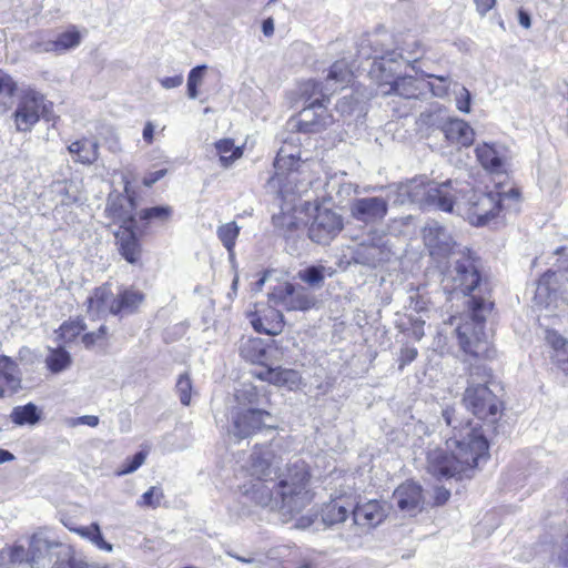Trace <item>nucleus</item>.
I'll list each match as a JSON object with an SVG mask.
<instances>
[{
	"instance_id": "f257e3e1",
	"label": "nucleus",
	"mask_w": 568,
	"mask_h": 568,
	"mask_svg": "<svg viewBox=\"0 0 568 568\" xmlns=\"http://www.w3.org/2000/svg\"><path fill=\"white\" fill-rule=\"evenodd\" d=\"M247 470L251 479L240 486L241 496L256 506L278 509L286 515L301 513L312 499L307 489L310 471L302 459L290 462L280 470L270 446H256L251 454Z\"/></svg>"
},
{
	"instance_id": "f03ea898",
	"label": "nucleus",
	"mask_w": 568,
	"mask_h": 568,
	"mask_svg": "<svg viewBox=\"0 0 568 568\" xmlns=\"http://www.w3.org/2000/svg\"><path fill=\"white\" fill-rule=\"evenodd\" d=\"M442 419L447 427L442 430L445 448L428 447L427 470L438 479L470 478L479 460L488 456V442L481 427L455 407L444 408Z\"/></svg>"
},
{
	"instance_id": "7ed1b4c3",
	"label": "nucleus",
	"mask_w": 568,
	"mask_h": 568,
	"mask_svg": "<svg viewBox=\"0 0 568 568\" xmlns=\"http://www.w3.org/2000/svg\"><path fill=\"white\" fill-rule=\"evenodd\" d=\"M353 78V73L348 63L345 60L334 62L325 79V83L310 81L304 90L305 93L311 89L310 98L321 95L322 99L315 98L306 108H304L300 115L297 128L305 133L320 132L327 128L333 118L327 113L325 101L328 97L339 89L347 87Z\"/></svg>"
},
{
	"instance_id": "20e7f679",
	"label": "nucleus",
	"mask_w": 568,
	"mask_h": 568,
	"mask_svg": "<svg viewBox=\"0 0 568 568\" xmlns=\"http://www.w3.org/2000/svg\"><path fill=\"white\" fill-rule=\"evenodd\" d=\"M462 189L463 193L457 194L453 212L465 216V219L475 226H484L494 221L501 212L517 211L519 203V191L515 187L506 192H471L467 201H464L466 194L470 192L468 185L459 182L454 184Z\"/></svg>"
},
{
	"instance_id": "39448f33",
	"label": "nucleus",
	"mask_w": 568,
	"mask_h": 568,
	"mask_svg": "<svg viewBox=\"0 0 568 568\" xmlns=\"http://www.w3.org/2000/svg\"><path fill=\"white\" fill-rule=\"evenodd\" d=\"M453 181L436 183L425 176L415 178L396 187L395 202L399 204L415 203L422 207L435 206L440 211L452 213L457 194L463 193Z\"/></svg>"
},
{
	"instance_id": "423d86ee",
	"label": "nucleus",
	"mask_w": 568,
	"mask_h": 568,
	"mask_svg": "<svg viewBox=\"0 0 568 568\" xmlns=\"http://www.w3.org/2000/svg\"><path fill=\"white\" fill-rule=\"evenodd\" d=\"M312 164L282 148L274 161L275 173L267 184L272 189H277L283 199L290 195H302L315 181V176L311 174Z\"/></svg>"
},
{
	"instance_id": "0eeeda50",
	"label": "nucleus",
	"mask_w": 568,
	"mask_h": 568,
	"mask_svg": "<svg viewBox=\"0 0 568 568\" xmlns=\"http://www.w3.org/2000/svg\"><path fill=\"white\" fill-rule=\"evenodd\" d=\"M62 544L52 538L48 530L34 531L28 540V548L22 544L7 545L0 549V568H16L27 565L29 568H42V561L54 548Z\"/></svg>"
},
{
	"instance_id": "6e6552de",
	"label": "nucleus",
	"mask_w": 568,
	"mask_h": 568,
	"mask_svg": "<svg viewBox=\"0 0 568 568\" xmlns=\"http://www.w3.org/2000/svg\"><path fill=\"white\" fill-rule=\"evenodd\" d=\"M480 261L469 248L452 255L443 267V286L448 292L471 294L481 282Z\"/></svg>"
},
{
	"instance_id": "1a4fd4ad",
	"label": "nucleus",
	"mask_w": 568,
	"mask_h": 568,
	"mask_svg": "<svg viewBox=\"0 0 568 568\" xmlns=\"http://www.w3.org/2000/svg\"><path fill=\"white\" fill-rule=\"evenodd\" d=\"M468 320L458 324L456 333L462 349L473 356H483L488 351V338L485 333L486 315L490 305L484 298L473 295L468 301Z\"/></svg>"
},
{
	"instance_id": "9d476101",
	"label": "nucleus",
	"mask_w": 568,
	"mask_h": 568,
	"mask_svg": "<svg viewBox=\"0 0 568 568\" xmlns=\"http://www.w3.org/2000/svg\"><path fill=\"white\" fill-rule=\"evenodd\" d=\"M471 382L465 390L463 402L479 419L495 420L499 404L494 393L486 386L490 375L486 367L475 366L470 372Z\"/></svg>"
},
{
	"instance_id": "9b49d317",
	"label": "nucleus",
	"mask_w": 568,
	"mask_h": 568,
	"mask_svg": "<svg viewBox=\"0 0 568 568\" xmlns=\"http://www.w3.org/2000/svg\"><path fill=\"white\" fill-rule=\"evenodd\" d=\"M393 255L385 233L372 229L352 252V260L356 264L369 268H377L388 262Z\"/></svg>"
},
{
	"instance_id": "f8f14e48",
	"label": "nucleus",
	"mask_w": 568,
	"mask_h": 568,
	"mask_svg": "<svg viewBox=\"0 0 568 568\" xmlns=\"http://www.w3.org/2000/svg\"><path fill=\"white\" fill-rule=\"evenodd\" d=\"M50 108L51 103L40 92L24 91L12 114L16 130L23 133L30 132L41 116H47Z\"/></svg>"
},
{
	"instance_id": "ddd939ff",
	"label": "nucleus",
	"mask_w": 568,
	"mask_h": 568,
	"mask_svg": "<svg viewBox=\"0 0 568 568\" xmlns=\"http://www.w3.org/2000/svg\"><path fill=\"white\" fill-rule=\"evenodd\" d=\"M423 241L430 256L440 264L444 260H452V255L468 247L460 246L452 233L439 222L428 221L422 230Z\"/></svg>"
},
{
	"instance_id": "4468645a",
	"label": "nucleus",
	"mask_w": 568,
	"mask_h": 568,
	"mask_svg": "<svg viewBox=\"0 0 568 568\" xmlns=\"http://www.w3.org/2000/svg\"><path fill=\"white\" fill-rule=\"evenodd\" d=\"M268 303L288 312H305L315 306L316 297L302 285L283 282L272 287L268 293Z\"/></svg>"
},
{
	"instance_id": "2eb2a0df",
	"label": "nucleus",
	"mask_w": 568,
	"mask_h": 568,
	"mask_svg": "<svg viewBox=\"0 0 568 568\" xmlns=\"http://www.w3.org/2000/svg\"><path fill=\"white\" fill-rule=\"evenodd\" d=\"M271 417V414L264 408L233 407L229 433L240 439L250 437L262 427L267 426V419Z\"/></svg>"
},
{
	"instance_id": "dca6fc26",
	"label": "nucleus",
	"mask_w": 568,
	"mask_h": 568,
	"mask_svg": "<svg viewBox=\"0 0 568 568\" xmlns=\"http://www.w3.org/2000/svg\"><path fill=\"white\" fill-rule=\"evenodd\" d=\"M388 212V201L382 196L354 199L349 204L351 216L366 225L382 222Z\"/></svg>"
},
{
	"instance_id": "f3484780",
	"label": "nucleus",
	"mask_w": 568,
	"mask_h": 568,
	"mask_svg": "<svg viewBox=\"0 0 568 568\" xmlns=\"http://www.w3.org/2000/svg\"><path fill=\"white\" fill-rule=\"evenodd\" d=\"M342 226V219L338 214L327 209L318 210L310 225L308 234L313 242L326 244L336 236Z\"/></svg>"
},
{
	"instance_id": "a211bd4d",
	"label": "nucleus",
	"mask_w": 568,
	"mask_h": 568,
	"mask_svg": "<svg viewBox=\"0 0 568 568\" xmlns=\"http://www.w3.org/2000/svg\"><path fill=\"white\" fill-rule=\"evenodd\" d=\"M250 323L255 332L266 335H277L284 327V316L275 305L257 306L248 314Z\"/></svg>"
},
{
	"instance_id": "6ab92c4d",
	"label": "nucleus",
	"mask_w": 568,
	"mask_h": 568,
	"mask_svg": "<svg viewBox=\"0 0 568 568\" xmlns=\"http://www.w3.org/2000/svg\"><path fill=\"white\" fill-rule=\"evenodd\" d=\"M82 41V34L77 29V27L72 26L68 28L65 31L59 33L55 38L51 39H40L32 44V49L37 53H54V54H63L78 45H80Z\"/></svg>"
},
{
	"instance_id": "aec40b11",
	"label": "nucleus",
	"mask_w": 568,
	"mask_h": 568,
	"mask_svg": "<svg viewBox=\"0 0 568 568\" xmlns=\"http://www.w3.org/2000/svg\"><path fill=\"white\" fill-rule=\"evenodd\" d=\"M252 375L263 382L277 387H285L290 390L297 388L302 381L297 371L283 367H258L252 371Z\"/></svg>"
},
{
	"instance_id": "412c9836",
	"label": "nucleus",
	"mask_w": 568,
	"mask_h": 568,
	"mask_svg": "<svg viewBox=\"0 0 568 568\" xmlns=\"http://www.w3.org/2000/svg\"><path fill=\"white\" fill-rule=\"evenodd\" d=\"M393 501L400 511L415 516L422 510V487L413 481H406L395 489Z\"/></svg>"
},
{
	"instance_id": "4be33fe9",
	"label": "nucleus",
	"mask_w": 568,
	"mask_h": 568,
	"mask_svg": "<svg viewBox=\"0 0 568 568\" xmlns=\"http://www.w3.org/2000/svg\"><path fill=\"white\" fill-rule=\"evenodd\" d=\"M476 156L483 168L491 173H501L509 158L508 150L501 144L483 143L477 145Z\"/></svg>"
},
{
	"instance_id": "5701e85b",
	"label": "nucleus",
	"mask_w": 568,
	"mask_h": 568,
	"mask_svg": "<svg viewBox=\"0 0 568 568\" xmlns=\"http://www.w3.org/2000/svg\"><path fill=\"white\" fill-rule=\"evenodd\" d=\"M134 227L124 226L114 232L119 253L128 263L133 265L140 262L142 255V247Z\"/></svg>"
},
{
	"instance_id": "b1692460",
	"label": "nucleus",
	"mask_w": 568,
	"mask_h": 568,
	"mask_svg": "<svg viewBox=\"0 0 568 568\" xmlns=\"http://www.w3.org/2000/svg\"><path fill=\"white\" fill-rule=\"evenodd\" d=\"M87 304L88 313L93 318H102L108 314L116 315L115 310H113L115 296L108 284L97 287L88 297Z\"/></svg>"
},
{
	"instance_id": "393cba45",
	"label": "nucleus",
	"mask_w": 568,
	"mask_h": 568,
	"mask_svg": "<svg viewBox=\"0 0 568 568\" xmlns=\"http://www.w3.org/2000/svg\"><path fill=\"white\" fill-rule=\"evenodd\" d=\"M443 135L447 144L458 149L470 146L475 140V131L469 123L455 116H450Z\"/></svg>"
},
{
	"instance_id": "a878e982",
	"label": "nucleus",
	"mask_w": 568,
	"mask_h": 568,
	"mask_svg": "<svg viewBox=\"0 0 568 568\" xmlns=\"http://www.w3.org/2000/svg\"><path fill=\"white\" fill-rule=\"evenodd\" d=\"M425 90V83L413 77L397 78L393 82L379 84L381 94H396L404 99H417Z\"/></svg>"
},
{
	"instance_id": "bb28decb",
	"label": "nucleus",
	"mask_w": 568,
	"mask_h": 568,
	"mask_svg": "<svg viewBox=\"0 0 568 568\" xmlns=\"http://www.w3.org/2000/svg\"><path fill=\"white\" fill-rule=\"evenodd\" d=\"M352 514L355 525L371 529L383 523L386 517V509L377 500H369L363 505H357Z\"/></svg>"
},
{
	"instance_id": "cd10ccee",
	"label": "nucleus",
	"mask_w": 568,
	"mask_h": 568,
	"mask_svg": "<svg viewBox=\"0 0 568 568\" xmlns=\"http://www.w3.org/2000/svg\"><path fill=\"white\" fill-rule=\"evenodd\" d=\"M450 119L448 111L440 105L422 112L417 119L419 131L427 138L436 132L444 133V130Z\"/></svg>"
},
{
	"instance_id": "c85d7f7f",
	"label": "nucleus",
	"mask_w": 568,
	"mask_h": 568,
	"mask_svg": "<svg viewBox=\"0 0 568 568\" xmlns=\"http://www.w3.org/2000/svg\"><path fill=\"white\" fill-rule=\"evenodd\" d=\"M133 209L134 200L132 197L118 196L109 201L105 212L114 223H120V227L135 226Z\"/></svg>"
},
{
	"instance_id": "c756f323",
	"label": "nucleus",
	"mask_w": 568,
	"mask_h": 568,
	"mask_svg": "<svg viewBox=\"0 0 568 568\" xmlns=\"http://www.w3.org/2000/svg\"><path fill=\"white\" fill-rule=\"evenodd\" d=\"M21 377L17 363L6 355H0V397L6 390L17 392L20 388Z\"/></svg>"
},
{
	"instance_id": "7c9ffc66",
	"label": "nucleus",
	"mask_w": 568,
	"mask_h": 568,
	"mask_svg": "<svg viewBox=\"0 0 568 568\" xmlns=\"http://www.w3.org/2000/svg\"><path fill=\"white\" fill-rule=\"evenodd\" d=\"M422 43L417 40H413L410 43H406V47L403 48L402 52H397L396 50L389 51L382 55L379 60H375L374 65L382 72L387 70L386 64L397 62V60L405 59L407 63L417 62L419 59V53H422Z\"/></svg>"
},
{
	"instance_id": "2f4dec72",
	"label": "nucleus",
	"mask_w": 568,
	"mask_h": 568,
	"mask_svg": "<svg viewBox=\"0 0 568 568\" xmlns=\"http://www.w3.org/2000/svg\"><path fill=\"white\" fill-rule=\"evenodd\" d=\"M68 151L74 162L89 165L94 163L99 158V143L91 139L83 138L72 142L68 146Z\"/></svg>"
},
{
	"instance_id": "473e14b6",
	"label": "nucleus",
	"mask_w": 568,
	"mask_h": 568,
	"mask_svg": "<svg viewBox=\"0 0 568 568\" xmlns=\"http://www.w3.org/2000/svg\"><path fill=\"white\" fill-rule=\"evenodd\" d=\"M546 341L551 346V359L565 375L568 376V339L555 331H547Z\"/></svg>"
},
{
	"instance_id": "72a5a7b5",
	"label": "nucleus",
	"mask_w": 568,
	"mask_h": 568,
	"mask_svg": "<svg viewBox=\"0 0 568 568\" xmlns=\"http://www.w3.org/2000/svg\"><path fill=\"white\" fill-rule=\"evenodd\" d=\"M235 400L237 405L235 407L262 408L268 403V397L265 393H261L254 385L246 384L235 392Z\"/></svg>"
},
{
	"instance_id": "f704fd0d",
	"label": "nucleus",
	"mask_w": 568,
	"mask_h": 568,
	"mask_svg": "<svg viewBox=\"0 0 568 568\" xmlns=\"http://www.w3.org/2000/svg\"><path fill=\"white\" fill-rule=\"evenodd\" d=\"M144 300V295L134 290H123L115 296V310L116 315H129L134 313Z\"/></svg>"
},
{
	"instance_id": "c9c22d12",
	"label": "nucleus",
	"mask_w": 568,
	"mask_h": 568,
	"mask_svg": "<svg viewBox=\"0 0 568 568\" xmlns=\"http://www.w3.org/2000/svg\"><path fill=\"white\" fill-rule=\"evenodd\" d=\"M241 355L251 363L260 364L262 367L266 366V348L260 338H251L243 343L241 346Z\"/></svg>"
},
{
	"instance_id": "e433bc0d",
	"label": "nucleus",
	"mask_w": 568,
	"mask_h": 568,
	"mask_svg": "<svg viewBox=\"0 0 568 568\" xmlns=\"http://www.w3.org/2000/svg\"><path fill=\"white\" fill-rule=\"evenodd\" d=\"M321 516L323 523L326 526H333L343 523L348 516V510L342 504L341 499L332 500L331 503L324 505Z\"/></svg>"
},
{
	"instance_id": "4c0bfd02",
	"label": "nucleus",
	"mask_w": 568,
	"mask_h": 568,
	"mask_svg": "<svg viewBox=\"0 0 568 568\" xmlns=\"http://www.w3.org/2000/svg\"><path fill=\"white\" fill-rule=\"evenodd\" d=\"M326 275H332L331 268L327 271L323 265H312L298 271L297 278L311 287L320 288L322 287Z\"/></svg>"
},
{
	"instance_id": "58836bf2",
	"label": "nucleus",
	"mask_w": 568,
	"mask_h": 568,
	"mask_svg": "<svg viewBox=\"0 0 568 568\" xmlns=\"http://www.w3.org/2000/svg\"><path fill=\"white\" fill-rule=\"evenodd\" d=\"M215 149L220 156L222 166L229 168L235 160L243 154L241 148L235 146L233 140L222 139L215 143Z\"/></svg>"
},
{
	"instance_id": "ea45409f",
	"label": "nucleus",
	"mask_w": 568,
	"mask_h": 568,
	"mask_svg": "<svg viewBox=\"0 0 568 568\" xmlns=\"http://www.w3.org/2000/svg\"><path fill=\"white\" fill-rule=\"evenodd\" d=\"M71 362L70 353L62 347L50 349V353L45 358L47 367L53 374L61 373L69 368Z\"/></svg>"
},
{
	"instance_id": "a19ab883",
	"label": "nucleus",
	"mask_w": 568,
	"mask_h": 568,
	"mask_svg": "<svg viewBox=\"0 0 568 568\" xmlns=\"http://www.w3.org/2000/svg\"><path fill=\"white\" fill-rule=\"evenodd\" d=\"M557 277L556 272H546L538 281L536 287V298L540 302H551L556 297V288L552 287V283Z\"/></svg>"
},
{
	"instance_id": "79ce46f5",
	"label": "nucleus",
	"mask_w": 568,
	"mask_h": 568,
	"mask_svg": "<svg viewBox=\"0 0 568 568\" xmlns=\"http://www.w3.org/2000/svg\"><path fill=\"white\" fill-rule=\"evenodd\" d=\"M241 227L235 222L222 224L216 230V235L222 242L223 246L232 255L235 246L236 239L239 237Z\"/></svg>"
},
{
	"instance_id": "37998d69",
	"label": "nucleus",
	"mask_w": 568,
	"mask_h": 568,
	"mask_svg": "<svg viewBox=\"0 0 568 568\" xmlns=\"http://www.w3.org/2000/svg\"><path fill=\"white\" fill-rule=\"evenodd\" d=\"M11 419L17 425H33L40 419L38 407L32 403L24 406H17L11 413Z\"/></svg>"
},
{
	"instance_id": "c03bdc74",
	"label": "nucleus",
	"mask_w": 568,
	"mask_h": 568,
	"mask_svg": "<svg viewBox=\"0 0 568 568\" xmlns=\"http://www.w3.org/2000/svg\"><path fill=\"white\" fill-rule=\"evenodd\" d=\"M326 189L329 193L335 191V200L342 204L356 192L357 186L351 182L343 181V179L332 178L327 181Z\"/></svg>"
},
{
	"instance_id": "a18cd8bd",
	"label": "nucleus",
	"mask_w": 568,
	"mask_h": 568,
	"mask_svg": "<svg viewBox=\"0 0 568 568\" xmlns=\"http://www.w3.org/2000/svg\"><path fill=\"white\" fill-rule=\"evenodd\" d=\"M424 78L435 79L437 82H427L425 83V89L429 88L433 95L437 98H445L448 94L450 79L449 77L436 75L430 73H422Z\"/></svg>"
},
{
	"instance_id": "49530a36",
	"label": "nucleus",
	"mask_w": 568,
	"mask_h": 568,
	"mask_svg": "<svg viewBox=\"0 0 568 568\" xmlns=\"http://www.w3.org/2000/svg\"><path fill=\"white\" fill-rule=\"evenodd\" d=\"M164 498V494L162 488L158 486H152L149 490H146L141 498L138 500V506L140 507H149L152 509L158 508L161 505V501Z\"/></svg>"
},
{
	"instance_id": "de8ad7c7",
	"label": "nucleus",
	"mask_w": 568,
	"mask_h": 568,
	"mask_svg": "<svg viewBox=\"0 0 568 568\" xmlns=\"http://www.w3.org/2000/svg\"><path fill=\"white\" fill-rule=\"evenodd\" d=\"M176 393L180 397V402L184 406H189L191 404V394H192V381L187 373L181 374L176 381Z\"/></svg>"
},
{
	"instance_id": "09e8293b",
	"label": "nucleus",
	"mask_w": 568,
	"mask_h": 568,
	"mask_svg": "<svg viewBox=\"0 0 568 568\" xmlns=\"http://www.w3.org/2000/svg\"><path fill=\"white\" fill-rule=\"evenodd\" d=\"M141 220H159V221H168L172 215V207L168 205H160L143 209L140 212Z\"/></svg>"
},
{
	"instance_id": "8fccbe9b",
	"label": "nucleus",
	"mask_w": 568,
	"mask_h": 568,
	"mask_svg": "<svg viewBox=\"0 0 568 568\" xmlns=\"http://www.w3.org/2000/svg\"><path fill=\"white\" fill-rule=\"evenodd\" d=\"M85 326L82 321L65 322L60 326V337L64 342L73 341L78 335L84 331Z\"/></svg>"
},
{
	"instance_id": "3c124183",
	"label": "nucleus",
	"mask_w": 568,
	"mask_h": 568,
	"mask_svg": "<svg viewBox=\"0 0 568 568\" xmlns=\"http://www.w3.org/2000/svg\"><path fill=\"white\" fill-rule=\"evenodd\" d=\"M148 453L144 450L138 452L131 458H128L123 464V467L118 470L119 476H124L128 474L134 473L139 469L145 462Z\"/></svg>"
},
{
	"instance_id": "603ef678",
	"label": "nucleus",
	"mask_w": 568,
	"mask_h": 568,
	"mask_svg": "<svg viewBox=\"0 0 568 568\" xmlns=\"http://www.w3.org/2000/svg\"><path fill=\"white\" fill-rule=\"evenodd\" d=\"M52 568H88V565L74 558L70 549H67L63 556L55 560Z\"/></svg>"
},
{
	"instance_id": "864d4df0",
	"label": "nucleus",
	"mask_w": 568,
	"mask_h": 568,
	"mask_svg": "<svg viewBox=\"0 0 568 568\" xmlns=\"http://www.w3.org/2000/svg\"><path fill=\"white\" fill-rule=\"evenodd\" d=\"M455 102L458 111L463 113H470L471 94L468 89L460 87L458 92H456Z\"/></svg>"
},
{
	"instance_id": "5fc2aeb1",
	"label": "nucleus",
	"mask_w": 568,
	"mask_h": 568,
	"mask_svg": "<svg viewBox=\"0 0 568 568\" xmlns=\"http://www.w3.org/2000/svg\"><path fill=\"white\" fill-rule=\"evenodd\" d=\"M226 555L243 562V564H252L256 567H262L266 564V557L263 554H254L250 556H240L235 554L234 551H226Z\"/></svg>"
},
{
	"instance_id": "6e6d98bb",
	"label": "nucleus",
	"mask_w": 568,
	"mask_h": 568,
	"mask_svg": "<svg viewBox=\"0 0 568 568\" xmlns=\"http://www.w3.org/2000/svg\"><path fill=\"white\" fill-rule=\"evenodd\" d=\"M17 89L13 79L0 69V95L11 97Z\"/></svg>"
},
{
	"instance_id": "4d7b16f0",
	"label": "nucleus",
	"mask_w": 568,
	"mask_h": 568,
	"mask_svg": "<svg viewBox=\"0 0 568 568\" xmlns=\"http://www.w3.org/2000/svg\"><path fill=\"white\" fill-rule=\"evenodd\" d=\"M65 424L69 427H77L79 425H87L90 427H95L99 425V417L94 415H84L81 417H70L65 419Z\"/></svg>"
},
{
	"instance_id": "13d9d810",
	"label": "nucleus",
	"mask_w": 568,
	"mask_h": 568,
	"mask_svg": "<svg viewBox=\"0 0 568 568\" xmlns=\"http://www.w3.org/2000/svg\"><path fill=\"white\" fill-rule=\"evenodd\" d=\"M410 327L407 328V335L415 341H420L424 336L425 321L419 317H410Z\"/></svg>"
},
{
	"instance_id": "bf43d9fd",
	"label": "nucleus",
	"mask_w": 568,
	"mask_h": 568,
	"mask_svg": "<svg viewBox=\"0 0 568 568\" xmlns=\"http://www.w3.org/2000/svg\"><path fill=\"white\" fill-rule=\"evenodd\" d=\"M417 355H418L417 348L412 347V346L402 347L400 353H399V358H398L399 369H403L406 365L414 362L416 359Z\"/></svg>"
},
{
	"instance_id": "052dcab7",
	"label": "nucleus",
	"mask_w": 568,
	"mask_h": 568,
	"mask_svg": "<svg viewBox=\"0 0 568 568\" xmlns=\"http://www.w3.org/2000/svg\"><path fill=\"white\" fill-rule=\"evenodd\" d=\"M106 333V328L104 325L100 326L97 332L87 333L82 337V342L85 347H91L95 344L98 339H101Z\"/></svg>"
},
{
	"instance_id": "680f3d73",
	"label": "nucleus",
	"mask_w": 568,
	"mask_h": 568,
	"mask_svg": "<svg viewBox=\"0 0 568 568\" xmlns=\"http://www.w3.org/2000/svg\"><path fill=\"white\" fill-rule=\"evenodd\" d=\"M205 70H206V65H197V67L193 68L189 73L187 84L199 87L202 83Z\"/></svg>"
},
{
	"instance_id": "e2e57ef3",
	"label": "nucleus",
	"mask_w": 568,
	"mask_h": 568,
	"mask_svg": "<svg viewBox=\"0 0 568 568\" xmlns=\"http://www.w3.org/2000/svg\"><path fill=\"white\" fill-rule=\"evenodd\" d=\"M160 83L164 89H168V90L174 89V88L180 87L183 83V75L178 74V75H173V77H166V78L161 79Z\"/></svg>"
},
{
	"instance_id": "0e129e2a",
	"label": "nucleus",
	"mask_w": 568,
	"mask_h": 568,
	"mask_svg": "<svg viewBox=\"0 0 568 568\" xmlns=\"http://www.w3.org/2000/svg\"><path fill=\"white\" fill-rule=\"evenodd\" d=\"M166 169H161L154 172L148 173L143 179V184L145 186H152L154 183H156L159 180L165 176Z\"/></svg>"
},
{
	"instance_id": "69168bd1",
	"label": "nucleus",
	"mask_w": 568,
	"mask_h": 568,
	"mask_svg": "<svg viewBox=\"0 0 568 568\" xmlns=\"http://www.w3.org/2000/svg\"><path fill=\"white\" fill-rule=\"evenodd\" d=\"M95 531V537L91 540L93 545H95L99 549L105 550L108 552L112 551L113 547L110 542L105 541L100 529H93Z\"/></svg>"
},
{
	"instance_id": "338daca9",
	"label": "nucleus",
	"mask_w": 568,
	"mask_h": 568,
	"mask_svg": "<svg viewBox=\"0 0 568 568\" xmlns=\"http://www.w3.org/2000/svg\"><path fill=\"white\" fill-rule=\"evenodd\" d=\"M450 497V491L445 487H436L435 489V504L437 506L444 505Z\"/></svg>"
},
{
	"instance_id": "774afa93",
	"label": "nucleus",
	"mask_w": 568,
	"mask_h": 568,
	"mask_svg": "<svg viewBox=\"0 0 568 568\" xmlns=\"http://www.w3.org/2000/svg\"><path fill=\"white\" fill-rule=\"evenodd\" d=\"M93 529H100L99 525L91 524L90 526L77 528L75 531L91 541L95 537V531H93Z\"/></svg>"
}]
</instances>
